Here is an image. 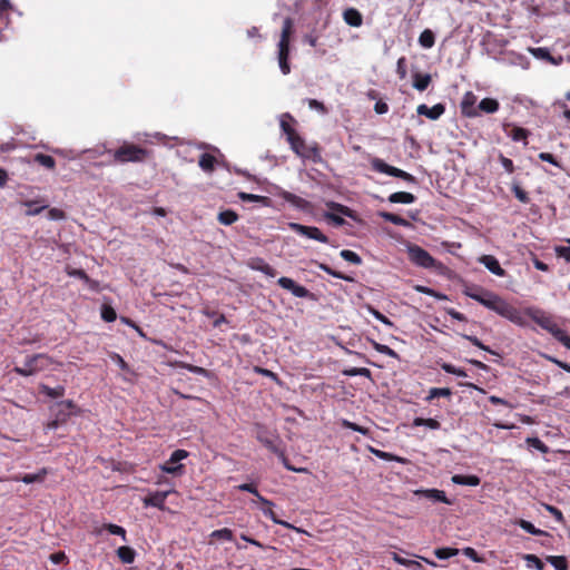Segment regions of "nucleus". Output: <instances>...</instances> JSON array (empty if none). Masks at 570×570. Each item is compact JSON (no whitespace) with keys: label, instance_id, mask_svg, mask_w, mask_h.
Wrapping results in <instances>:
<instances>
[{"label":"nucleus","instance_id":"nucleus-11","mask_svg":"<svg viewBox=\"0 0 570 570\" xmlns=\"http://www.w3.org/2000/svg\"><path fill=\"white\" fill-rule=\"evenodd\" d=\"M188 456V452L185 450H175L170 458L160 465V470L168 474H181L184 465L179 462Z\"/></svg>","mask_w":570,"mask_h":570},{"label":"nucleus","instance_id":"nucleus-51","mask_svg":"<svg viewBox=\"0 0 570 570\" xmlns=\"http://www.w3.org/2000/svg\"><path fill=\"white\" fill-rule=\"evenodd\" d=\"M525 442L531 448H533L542 453L549 452V448L539 438H528Z\"/></svg>","mask_w":570,"mask_h":570},{"label":"nucleus","instance_id":"nucleus-41","mask_svg":"<svg viewBox=\"0 0 570 570\" xmlns=\"http://www.w3.org/2000/svg\"><path fill=\"white\" fill-rule=\"evenodd\" d=\"M547 561L556 569V570H568V561L563 556H549Z\"/></svg>","mask_w":570,"mask_h":570},{"label":"nucleus","instance_id":"nucleus-63","mask_svg":"<svg viewBox=\"0 0 570 570\" xmlns=\"http://www.w3.org/2000/svg\"><path fill=\"white\" fill-rule=\"evenodd\" d=\"M325 217L328 220H331L335 226H343L346 223L342 216L333 214V213H326Z\"/></svg>","mask_w":570,"mask_h":570},{"label":"nucleus","instance_id":"nucleus-28","mask_svg":"<svg viewBox=\"0 0 570 570\" xmlns=\"http://www.w3.org/2000/svg\"><path fill=\"white\" fill-rule=\"evenodd\" d=\"M289 121H295L294 118L286 114L283 116V118L281 119V128H282V131L286 135V140L291 139L292 137H294L295 135H297L298 132L293 128V126L291 125Z\"/></svg>","mask_w":570,"mask_h":570},{"label":"nucleus","instance_id":"nucleus-14","mask_svg":"<svg viewBox=\"0 0 570 570\" xmlns=\"http://www.w3.org/2000/svg\"><path fill=\"white\" fill-rule=\"evenodd\" d=\"M476 96L472 91H466L460 104L461 114L468 118H474L480 116L478 111Z\"/></svg>","mask_w":570,"mask_h":570},{"label":"nucleus","instance_id":"nucleus-2","mask_svg":"<svg viewBox=\"0 0 570 570\" xmlns=\"http://www.w3.org/2000/svg\"><path fill=\"white\" fill-rule=\"evenodd\" d=\"M520 313L523 323L518 324L519 326L528 325V320H531L542 330L549 332L559 343L570 351V336L559 326L556 317L551 313L534 306L527 307L523 311L520 309Z\"/></svg>","mask_w":570,"mask_h":570},{"label":"nucleus","instance_id":"nucleus-17","mask_svg":"<svg viewBox=\"0 0 570 570\" xmlns=\"http://www.w3.org/2000/svg\"><path fill=\"white\" fill-rule=\"evenodd\" d=\"M414 494L424 497L433 502H443L445 504H452V501L446 498L445 492L442 490H438V489L415 490Z\"/></svg>","mask_w":570,"mask_h":570},{"label":"nucleus","instance_id":"nucleus-38","mask_svg":"<svg viewBox=\"0 0 570 570\" xmlns=\"http://www.w3.org/2000/svg\"><path fill=\"white\" fill-rule=\"evenodd\" d=\"M327 207L340 213L343 216H346V217H350L353 219L355 218V212L345 205H342V204H338L335 202H330V203H327Z\"/></svg>","mask_w":570,"mask_h":570},{"label":"nucleus","instance_id":"nucleus-37","mask_svg":"<svg viewBox=\"0 0 570 570\" xmlns=\"http://www.w3.org/2000/svg\"><path fill=\"white\" fill-rule=\"evenodd\" d=\"M381 217L385 220V222H389V223H392L396 226H409L410 223L403 218L402 216L400 215H396V214H393V213H389V212H383L380 214Z\"/></svg>","mask_w":570,"mask_h":570},{"label":"nucleus","instance_id":"nucleus-44","mask_svg":"<svg viewBox=\"0 0 570 570\" xmlns=\"http://www.w3.org/2000/svg\"><path fill=\"white\" fill-rule=\"evenodd\" d=\"M511 190L514 194L515 198L522 204H528L530 202L528 193L518 183L512 184Z\"/></svg>","mask_w":570,"mask_h":570},{"label":"nucleus","instance_id":"nucleus-12","mask_svg":"<svg viewBox=\"0 0 570 570\" xmlns=\"http://www.w3.org/2000/svg\"><path fill=\"white\" fill-rule=\"evenodd\" d=\"M289 228L293 232H295L302 236H305L307 238H311V239H314V240H317V242L324 243V244L328 243V237L325 234H323L320 228H317L315 226H305V225H302L298 223H291Z\"/></svg>","mask_w":570,"mask_h":570},{"label":"nucleus","instance_id":"nucleus-33","mask_svg":"<svg viewBox=\"0 0 570 570\" xmlns=\"http://www.w3.org/2000/svg\"><path fill=\"white\" fill-rule=\"evenodd\" d=\"M217 219L222 225L229 226L238 220V215L232 209H226L218 214Z\"/></svg>","mask_w":570,"mask_h":570},{"label":"nucleus","instance_id":"nucleus-19","mask_svg":"<svg viewBox=\"0 0 570 570\" xmlns=\"http://www.w3.org/2000/svg\"><path fill=\"white\" fill-rule=\"evenodd\" d=\"M170 492L169 491H161V492H155L149 494L144 499V504L146 507H155L160 510H164L165 508V501Z\"/></svg>","mask_w":570,"mask_h":570},{"label":"nucleus","instance_id":"nucleus-48","mask_svg":"<svg viewBox=\"0 0 570 570\" xmlns=\"http://www.w3.org/2000/svg\"><path fill=\"white\" fill-rule=\"evenodd\" d=\"M459 553L458 549L454 548H439L434 550V554L440 560H445L451 557H454Z\"/></svg>","mask_w":570,"mask_h":570},{"label":"nucleus","instance_id":"nucleus-4","mask_svg":"<svg viewBox=\"0 0 570 570\" xmlns=\"http://www.w3.org/2000/svg\"><path fill=\"white\" fill-rule=\"evenodd\" d=\"M149 155L150 153L146 148L131 142H124L112 151V159L116 164L142 163Z\"/></svg>","mask_w":570,"mask_h":570},{"label":"nucleus","instance_id":"nucleus-49","mask_svg":"<svg viewBox=\"0 0 570 570\" xmlns=\"http://www.w3.org/2000/svg\"><path fill=\"white\" fill-rule=\"evenodd\" d=\"M523 560L529 568H535L537 570H543V562L534 554H524Z\"/></svg>","mask_w":570,"mask_h":570},{"label":"nucleus","instance_id":"nucleus-55","mask_svg":"<svg viewBox=\"0 0 570 570\" xmlns=\"http://www.w3.org/2000/svg\"><path fill=\"white\" fill-rule=\"evenodd\" d=\"M342 425H343L344 428H347V429H351V430H353V431L360 432V433H362V434H364V435H367V434L370 433V430H368V429L363 428V426H361V425H357L356 423H354V422H350V421H347V420H343Z\"/></svg>","mask_w":570,"mask_h":570},{"label":"nucleus","instance_id":"nucleus-39","mask_svg":"<svg viewBox=\"0 0 570 570\" xmlns=\"http://www.w3.org/2000/svg\"><path fill=\"white\" fill-rule=\"evenodd\" d=\"M517 524L521 529H523L524 531H527L528 533L533 534V535H547L548 534L546 531L535 528L530 521H527L523 519L518 520Z\"/></svg>","mask_w":570,"mask_h":570},{"label":"nucleus","instance_id":"nucleus-47","mask_svg":"<svg viewBox=\"0 0 570 570\" xmlns=\"http://www.w3.org/2000/svg\"><path fill=\"white\" fill-rule=\"evenodd\" d=\"M210 538L220 539V540H225V541H232L234 539V533L230 529L223 528V529L214 530L210 533Z\"/></svg>","mask_w":570,"mask_h":570},{"label":"nucleus","instance_id":"nucleus-35","mask_svg":"<svg viewBox=\"0 0 570 570\" xmlns=\"http://www.w3.org/2000/svg\"><path fill=\"white\" fill-rule=\"evenodd\" d=\"M238 197H239L243 202L261 203V204H263L264 206H267V205H269V203H271V199H269L267 196L254 195V194H248V193H245V191H240V193L238 194Z\"/></svg>","mask_w":570,"mask_h":570},{"label":"nucleus","instance_id":"nucleus-31","mask_svg":"<svg viewBox=\"0 0 570 570\" xmlns=\"http://www.w3.org/2000/svg\"><path fill=\"white\" fill-rule=\"evenodd\" d=\"M117 556L124 563H132L136 557V551L127 546L117 549Z\"/></svg>","mask_w":570,"mask_h":570},{"label":"nucleus","instance_id":"nucleus-52","mask_svg":"<svg viewBox=\"0 0 570 570\" xmlns=\"http://www.w3.org/2000/svg\"><path fill=\"white\" fill-rule=\"evenodd\" d=\"M106 529L109 531V533L115 534V535H120L124 541H127L126 530L122 527L112 524V523H108V524H106Z\"/></svg>","mask_w":570,"mask_h":570},{"label":"nucleus","instance_id":"nucleus-46","mask_svg":"<svg viewBox=\"0 0 570 570\" xmlns=\"http://www.w3.org/2000/svg\"><path fill=\"white\" fill-rule=\"evenodd\" d=\"M341 257L348 262V263H352L354 265H361L362 264V258L358 254H356L355 252L353 250H350V249H343L341 250L340 253Z\"/></svg>","mask_w":570,"mask_h":570},{"label":"nucleus","instance_id":"nucleus-8","mask_svg":"<svg viewBox=\"0 0 570 570\" xmlns=\"http://www.w3.org/2000/svg\"><path fill=\"white\" fill-rule=\"evenodd\" d=\"M371 167L374 171H377V173H381V174H386L389 176H393V177H396V178H400V179H403L404 181L409 183V184H416L417 183V179L400 169V168H396L394 166H391L389 164H386L383 159L381 158H377V157H374L371 159Z\"/></svg>","mask_w":570,"mask_h":570},{"label":"nucleus","instance_id":"nucleus-36","mask_svg":"<svg viewBox=\"0 0 570 570\" xmlns=\"http://www.w3.org/2000/svg\"><path fill=\"white\" fill-rule=\"evenodd\" d=\"M419 43L423 48H426V49L432 48L435 43V36H434L433 31L430 29H425L424 31H422L419 37Z\"/></svg>","mask_w":570,"mask_h":570},{"label":"nucleus","instance_id":"nucleus-24","mask_svg":"<svg viewBox=\"0 0 570 570\" xmlns=\"http://www.w3.org/2000/svg\"><path fill=\"white\" fill-rule=\"evenodd\" d=\"M500 104L497 99L493 98H484L478 105V111H482L485 114H494L499 110Z\"/></svg>","mask_w":570,"mask_h":570},{"label":"nucleus","instance_id":"nucleus-40","mask_svg":"<svg viewBox=\"0 0 570 570\" xmlns=\"http://www.w3.org/2000/svg\"><path fill=\"white\" fill-rule=\"evenodd\" d=\"M320 268L325 272L326 274L335 277V278H340V279H343V281H346V282H354V277L350 276V275H346L342 272H338V271H335L333 269L331 266L326 265V264H320Z\"/></svg>","mask_w":570,"mask_h":570},{"label":"nucleus","instance_id":"nucleus-29","mask_svg":"<svg viewBox=\"0 0 570 570\" xmlns=\"http://www.w3.org/2000/svg\"><path fill=\"white\" fill-rule=\"evenodd\" d=\"M33 161L49 170H53L56 167V160L50 155H46V154H41V153L36 154L33 156Z\"/></svg>","mask_w":570,"mask_h":570},{"label":"nucleus","instance_id":"nucleus-60","mask_svg":"<svg viewBox=\"0 0 570 570\" xmlns=\"http://www.w3.org/2000/svg\"><path fill=\"white\" fill-rule=\"evenodd\" d=\"M117 366L124 372V376L126 380H130V375L134 373L129 371L125 358H115Z\"/></svg>","mask_w":570,"mask_h":570},{"label":"nucleus","instance_id":"nucleus-53","mask_svg":"<svg viewBox=\"0 0 570 570\" xmlns=\"http://www.w3.org/2000/svg\"><path fill=\"white\" fill-rule=\"evenodd\" d=\"M371 451H372V453H374L377 458H380L382 460H385V461L395 460V461H399V462H404V459L395 456V455H393L391 453H387V452H384V451H381V450H374V449H371Z\"/></svg>","mask_w":570,"mask_h":570},{"label":"nucleus","instance_id":"nucleus-9","mask_svg":"<svg viewBox=\"0 0 570 570\" xmlns=\"http://www.w3.org/2000/svg\"><path fill=\"white\" fill-rule=\"evenodd\" d=\"M75 404L71 401H60L55 403L50 410L55 419L48 423L47 429L55 430L59 424L66 422V420L73 413Z\"/></svg>","mask_w":570,"mask_h":570},{"label":"nucleus","instance_id":"nucleus-7","mask_svg":"<svg viewBox=\"0 0 570 570\" xmlns=\"http://www.w3.org/2000/svg\"><path fill=\"white\" fill-rule=\"evenodd\" d=\"M238 489L240 491H246V492L254 494L258 499L259 502H262L264 505H266L267 508L263 509V513L265 517L269 518L274 523L281 524L287 529H293L297 532H303V530L294 527L293 524L277 519L276 514L271 509L273 503L269 500H267L266 498L262 497L259 494V492L257 491L256 487H254L253 484H249V483H243V484L238 485Z\"/></svg>","mask_w":570,"mask_h":570},{"label":"nucleus","instance_id":"nucleus-20","mask_svg":"<svg viewBox=\"0 0 570 570\" xmlns=\"http://www.w3.org/2000/svg\"><path fill=\"white\" fill-rule=\"evenodd\" d=\"M504 132L513 140V141H524L527 144V138L529 136V131L522 127L505 125Z\"/></svg>","mask_w":570,"mask_h":570},{"label":"nucleus","instance_id":"nucleus-26","mask_svg":"<svg viewBox=\"0 0 570 570\" xmlns=\"http://www.w3.org/2000/svg\"><path fill=\"white\" fill-rule=\"evenodd\" d=\"M451 480L459 485L476 487L480 484V478L476 475L455 474Z\"/></svg>","mask_w":570,"mask_h":570},{"label":"nucleus","instance_id":"nucleus-32","mask_svg":"<svg viewBox=\"0 0 570 570\" xmlns=\"http://www.w3.org/2000/svg\"><path fill=\"white\" fill-rule=\"evenodd\" d=\"M40 203H41L40 200H27V202H23V205L26 207H28V209L26 212V215L27 216L39 215L43 209H46L48 207V205H46V204L39 205Z\"/></svg>","mask_w":570,"mask_h":570},{"label":"nucleus","instance_id":"nucleus-15","mask_svg":"<svg viewBox=\"0 0 570 570\" xmlns=\"http://www.w3.org/2000/svg\"><path fill=\"white\" fill-rule=\"evenodd\" d=\"M43 358H23L21 364H16L14 371L23 376L33 375L42 368L40 364Z\"/></svg>","mask_w":570,"mask_h":570},{"label":"nucleus","instance_id":"nucleus-62","mask_svg":"<svg viewBox=\"0 0 570 570\" xmlns=\"http://www.w3.org/2000/svg\"><path fill=\"white\" fill-rule=\"evenodd\" d=\"M499 159H500V163H501V165L503 166V168H504L509 174H512V173L514 171V165H513V161H512L510 158H508V157H505V156H503V155L501 154V155H500V157H499Z\"/></svg>","mask_w":570,"mask_h":570},{"label":"nucleus","instance_id":"nucleus-54","mask_svg":"<svg viewBox=\"0 0 570 570\" xmlns=\"http://www.w3.org/2000/svg\"><path fill=\"white\" fill-rule=\"evenodd\" d=\"M538 157L542 161H547V163H550V164H552L553 166H556L558 168H562L560 161L556 158L554 155H552L550 153H546V151L540 153Z\"/></svg>","mask_w":570,"mask_h":570},{"label":"nucleus","instance_id":"nucleus-30","mask_svg":"<svg viewBox=\"0 0 570 570\" xmlns=\"http://www.w3.org/2000/svg\"><path fill=\"white\" fill-rule=\"evenodd\" d=\"M281 198H283L285 202L298 207V208H304L306 206V200L293 193H289L287 190H283L281 194H279Z\"/></svg>","mask_w":570,"mask_h":570},{"label":"nucleus","instance_id":"nucleus-1","mask_svg":"<svg viewBox=\"0 0 570 570\" xmlns=\"http://www.w3.org/2000/svg\"><path fill=\"white\" fill-rule=\"evenodd\" d=\"M463 294L479 302L484 307L495 312L500 316L509 320L513 324L523 323L520 309L491 291L484 289L483 287L476 285H465L463 288Z\"/></svg>","mask_w":570,"mask_h":570},{"label":"nucleus","instance_id":"nucleus-34","mask_svg":"<svg viewBox=\"0 0 570 570\" xmlns=\"http://www.w3.org/2000/svg\"><path fill=\"white\" fill-rule=\"evenodd\" d=\"M40 391L45 395L51 397V399H59L63 396L65 394V387L62 385H57L56 387H50L46 384L40 385Z\"/></svg>","mask_w":570,"mask_h":570},{"label":"nucleus","instance_id":"nucleus-16","mask_svg":"<svg viewBox=\"0 0 570 570\" xmlns=\"http://www.w3.org/2000/svg\"><path fill=\"white\" fill-rule=\"evenodd\" d=\"M416 112L419 116H425L431 120H438L445 112V106L441 102L433 107L422 104L417 106Z\"/></svg>","mask_w":570,"mask_h":570},{"label":"nucleus","instance_id":"nucleus-57","mask_svg":"<svg viewBox=\"0 0 570 570\" xmlns=\"http://www.w3.org/2000/svg\"><path fill=\"white\" fill-rule=\"evenodd\" d=\"M556 254L558 257L563 258L566 262H570V246H557Z\"/></svg>","mask_w":570,"mask_h":570},{"label":"nucleus","instance_id":"nucleus-59","mask_svg":"<svg viewBox=\"0 0 570 570\" xmlns=\"http://www.w3.org/2000/svg\"><path fill=\"white\" fill-rule=\"evenodd\" d=\"M256 271H259L269 277H275L277 274V271L267 263H262V267H256Z\"/></svg>","mask_w":570,"mask_h":570},{"label":"nucleus","instance_id":"nucleus-43","mask_svg":"<svg viewBox=\"0 0 570 570\" xmlns=\"http://www.w3.org/2000/svg\"><path fill=\"white\" fill-rule=\"evenodd\" d=\"M413 425L414 426H423L424 425L431 430H439L441 426L440 422L436 421L435 419H422V417L414 419Z\"/></svg>","mask_w":570,"mask_h":570},{"label":"nucleus","instance_id":"nucleus-23","mask_svg":"<svg viewBox=\"0 0 570 570\" xmlns=\"http://www.w3.org/2000/svg\"><path fill=\"white\" fill-rule=\"evenodd\" d=\"M47 475V470L42 469L37 473H28L23 476H13L12 480L16 482H23L26 484L35 483V482H42L45 480V476Z\"/></svg>","mask_w":570,"mask_h":570},{"label":"nucleus","instance_id":"nucleus-56","mask_svg":"<svg viewBox=\"0 0 570 570\" xmlns=\"http://www.w3.org/2000/svg\"><path fill=\"white\" fill-rule=\"evenodd\" d=\"M307 104L309 106L311 109H315L317 111H320L321 114H327V108L325 107V105L316 99H307Z\"/></svg>","mask_w":570,"mask_h":570},{"label":"nucleus","instance_id":"nucleus-27","mask_svg":"<svg viewBox=\"0 0 570 570\" xmlns=\"http://www.w3.org/2000/svg\"><path fill=\"white\" fill-rule=\"evenodd\" d=\"M216 163L217 159L214 155L204 153L199 157L198 165L204 171L212 173L215 169Z\"/></svg>","mask_w":570,"mask_h":570},{"label":"nucleus","instance_id":"nucleus-13","mask_svg":"<svg viewBox=\"0 0 570 570\" xmlns=\"http://www.w3.org/2000/svg\"><path fill=\"white\" fill-rule=\"evenodd\" d=\"M277 284L282 288L289 291L295 297L306 298L311 295L309 291L306 287L297 284L295 281H293L289 277H285V276L279 277L277 281Z\"/></svg>","mask_w":570,"mask_h":570},{"label":"nucleus","instance_id":"nucleus-58","mask_svg":"<svg viewBox=\"0 0 570 570\" xmlns=\"http://www.w3.org/2000/svg\"><path fill=\"white\" fill-rule=\"evenodd\" d=\"M544 508L549 513H551L556 518L558 522L562 523L564 521L563 514L558 508L550 504H544Z\"/></svg>","mask_w":570,"mask_h":570},{"label":"nucleus","instance_id":"nucleus-50","mask_svg":"<svg viewBox=\"0 0 570 570\" xmlns=\"http://www.w3.org/2000/svg\"><path fill=\"white\" fill-rule=\"evenodd\" d=\"M101 318L108 323L114 322L117 318L115 308L110 305L104 304L101 307Z\"/></svg>","mask_w":570,"mask_h":570},{"label":"nucleus","instance_id":"nucleus-5","mask_svg":"<svg viewBox=\"0 0 570 570\" xmlns=\"http://www.w3.org/2000/svg\"><path fill=\"white\" fill-rule=\"evenodd\" d=\"M406 253L410 262L415 266L426 269H439L442 263L436 261L428 250L416 244L409 243L406 245Z\"/></svg>","mask_w":570,"mask_h":570},{"label":"nucleus","instance_id":"nucleus-6","mask_svg":"<svg viewBox=\"0 0 570 570\" xmlns=\"http://www.w3.org/2000/svg\"><path fill=\"white\" fill-rule=\"evenodd\" d=\"M292 150L304 159H311L314 163L322 160L321 149L317 144L312 146L306 145L305 140L297 134L287 140Z\"/></svg>","mask_w":570,"mask_h":570},{"label":"nucleus","instance_id":"nucleus-22","mask_svg":"<svg viewBox=\"0 0 570 570\" xmlns=\"http://www.w3.org/2000/svg\"><path fill=\"white\" fill-rule=\"evenodd\" d=\"M416 197L407 191H396L389 196V202L393 204H413Z\"/></svg>","mask_w":570,"mask_h":570},{"label":"nucleus","instance_id":"nucleus-64","mask_svg":"<svg viewBox=\"0 0 570 570\" xmlns=\"http://www.w3.org/2000/svg\"><path fill=\"white\" fill-rule=\"evenodd\" d=\"M345 374H347L350 376H355V375L370 376V370H367L366 367H360V368L354 367V368L346 371Z\"/></svg>","mask_w":570,"mask_h":570},{"label":"nucleus","instance_id":"nucleus-45","mask_svg":"<svg viewBox=\"0 0 570 570\" xmlns=\"http://www.w3.org/2000/svg\"><path fill=\"white\" fill-rule=\"evenodd\" d=\"M452 395V392L448 387H432L429 391V395L426 397L428 401H431L435 397H450Z\"/></svg>","mask_w":570,"mask_h":570},{"label":"nucleus","instance_id":"nucleus-10","mask_svg":"<svg viewBox=\"0 0 570 570\" xmlns=\"http://www.w3.org/2000/svg\"><path fill=\"white\" fill-rule=\"evenodd\" d=\"M256 438L257 440L263 443L267 449H269L271 451H273L274 453H276L279 459L282 460L284 466L289 470V471H294V472H303L305 471V469H296V468H293L292 465H289V463L287 462V459L285 456V454L283 453V451H281L276 445L275 443L273 442V440L268 436L267 432L263 429V428H258L257 430V434H256Z\"/></svg>","mask_w":570,"mask_h":570},{"label":"nucleus","instance_id":"nucleus-18","mask_svg":"<svg viewBox=\"0 0 570 570\" xmlns=\"http://www.w3.org/2000/svg\"><path fill=\"white\" fill-rule=\"evenodd\" d=\"M479 262L483 264L492 274L497 276H504L505 271L501 267L499 261L492 255H482Z\"/></svg>","mask_w":570,"mask_h":570},{"label":"nucleus","instance_id":"nucleus-3","mask_svg":"<svg viewBox=\"0 0 570 570\" xmlns=\"http://www.w3.org/2000/svg\"><path fill=\"white\" fill-rule=\"evenodd\" d=\"M294 33V21L292 18L287 17L283 21L281 38L278 41V51H277V59L279 69L283 75H288L291 72V66L288 62L289 58V43L291 38Z\"/></svg>","mask_w":570,"mask_h":570},{"label":"nucleus","instance_id":"nucleus-61","mask_svg":"<svg viewBox=\"0 0 570 570\" xmlns=\"http://www.w3.org/2000/svg\"><path fill=\"white\" fill-rule=\"evenodd\" d=\"M65 217H66L65 212L59 208H50L48 210V218L51 220H60V219H63Z\"/></svg>","mask_w":570,"mask_h":570},{"label":"nucleus","instance_id":"nucleus-25","mask_svg":"<svg viewBox=\"0 0 570 570\" xmlns=\"http://www.w3.org/2000/svg\"><path fill=\"white\" fill-rule=\"evenodd\" d=\"M432 78L429 73L415 72L413 75V87L419 91H424L431 83Z\"/></svg>","mask_w":570,"mask_h":570},{"label":"nucleus","instance_id":"nucleus-21","mask_svg":"<svg viewBox=\"0 0 570 570\" xmlns=\"http://www.w3.org/2000/svg\"><path fill=\"white\" fill-rule=\"evenodd\" d=\"M344 21L351 27H360L363 23L362 14L354 8H348L343 12Z\"/></svg>","mask_w":570,"mask_h":570},{"label":"nucleus","instance_id":"nucleus-42","mask_svg":"<svg viewBox=\"0 0 570 570\" xmlns=\"http://www.w3.org/2000/svg\"><path fill=\"white\" fill-rule=\"evenodd\" d=\"M532 55L535 57V58H539V59H543L546 61H549L553 65H557L558 61L551 56L550 51L548 48H542V47H539V48H534L531 50Z\"/></svg>","mask_w":570,"mask_h":570}]
</instances>
